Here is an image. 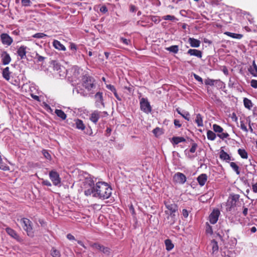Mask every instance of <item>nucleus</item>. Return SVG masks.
Here are the masks:
<instances>
[{
  "label": "nucleus",
  "mask_w": 257,
  "mask_h": 257,
  "mask_svg": "<svg viewBox=\"0 0 257 257\" xmlns=\"http://www.w3.org/2000/svg\"><path fill=\"white\" fill-rule=\"evenodd\" d=\"M206 231L207 233L212 234L213 231L212 229V227L210 226L209 224H208V226L206 227Z\"/></svg>",
  "instance_id": "58"
},
{
  "label": "nucleus",
  "mask_w": 257,
  "mask_h": 257,
  "mask_svg": "<svg viewBox=\"0 0 257 257\" xmlns=\"http://www.w3.org/2000/svg\"><path fill=\"white\" fill-rule=\"evenodd\" d=\"M224 85L223 82H222L220 80H215V85L218 86L220 88H222V86Z\"/></svg>",
  "instance_id": "49"
},
{
  "label": "nucleus",
  "mask_w": 257,
  "mask_h": 257,
  "mask_svg": "<svg viewBox=\"0 0 257 257\" xmlns=\"http://www.w3.org/2000/svg\"><path fill=\"white\" fill-rule=\"evenodd\" d=\"M182 214L184 217L187 218L188 216V212L186 209H183Z\"/></svg>",
  "instance_id": "61"
},
{
  "label": "nucleus",
  "mask_w": 257,
  "mask_h": 257,
  "mask_svg": "<svg viewBox=\"0 0 257 257\" xmlns=\"http://www.w3.org/2000/svg\"><path fill=\"white\" fill-rule=\"evenodd\" d=\"M120 41L123 43L125 45H128L131 44V41L130 40L126 39L123 37L120 38Z\"/></svg>",
  "instance_id": "45"
},
{
  "label": "nucleus",
  "mask_w": 257,
  "mask_h": 257,
  "mask_svg": "<svg viewBox=\"0 0 257 257\" xmlns=\"http://www.w3.org/2000/svg\"><path fill=\"white\" fill-rule=\"evenodd\" d=\"M106 87L109 90L111 91L113 93H114V92L116 91V90L115 89V88L114 87V86L113 85H112L111 84L107 85H106Z\"/></svg>",
  "instance_id": "55"
},
{
  "label": "nucleus",
  "mask_w": 257,
  "mask_h": 257,
  "mask_svg": "<svg viewBox=\"0 0 257 257\" xmlns=\"http://www.w3.org/2000/svg\"><path fill=\"white\" fill-rule=\"evenodd\" d=\"M243 104H244V107L249 110L251 108V107L253 106V104H252L251 101L247 98H244Z\"/></svg>",
  "instance_id": "28"
},
{
  "label": "nucleus",
  "mask_w": 257,
  "mask_h": 257,
  "mask_svg": "<svg viewBox=\"0 0 257 257\" xmlns=\"http://www.w3.org/2000/svg\"><path fill=\"white\" fill-rule=\"evenodd\" d=\"M165 243L166 245V248L167 250H171L174 247V244H173L172 241L167 239L165 241Z\"/></svg>",
  "instance_id": "33"
},
{
  "label": "nucleus",
  "mask_w": 257,
  "mask_h": 257,
  "mask_svg": "<svg viewBox=\"0 0 257 257\" xmlns=\"http://www.w3.org/2000/svg\"><path fill=\"white\" fill-rule=\"evenodd\" d=\"M71 69L73 71L74 75L75 77L78 76V75L80 74V71L81 69L78 66H74Z\"/></svg>",
  "instance_id": "39"
},
{
  "label": "nucleus",
  "mask_w": 257,
  "mask_h": 257,
  "mask_svg": "<svg viewBox=\"0 0 257 257\" xmlns=\"http://www.w3.org/2000/svg\"><path fill=\"white\" fill-rule=\"evenodd\" d=\"M174 123L176 127H180L182 126L180 121L178 119H175L174 120Z\"/></svg>",
  "instance_id": "56"
},
{
  "label": "nucleus",
  "mask_w": 257,
  "mask_h": 257,
  "mask_svg": "<svg viewBox=\"0 0 257 257\" xmlns=\"http://www.w3.org/2000/svg\"><path fill=\"white\" fill-rule=\"evenodd\" d=\"M188 42L192 47L198 48L200 45V41L193 38H189Z\"/></svg>",
  "instance_id": "23"
},
{
  "label": "nucleus",
  "mask_w": 257,
  "mask_h": 257,
  "mask_svg": "<svg viewBox=\"0 0 257 257\" xmlns=\"http://www.w3.org/2000/svg\"><path fill=\"white\" fill-rule=\"evenodd\" d=\"M197 144L195 143H193L192 144V147L191 149H190V152L192 153H194L195 152L196 149L197 148Z\"/></svg>",
  "instance_id": "47"
},
{
  "label": "nucleus",
  "mask_w": 257,
  "mask_h": 257,
  "mask_svg": "<svg viewBox=\"0 0 257 257\" xmlns=\"http://www.w3.org/2000/svg\"><path fill=\"white\" fill-rule=\"evenodd\" d=\"M49 177L55 186H58L61 183V178L59 174L55 171H51L49 173Z\"/></svg>",
  "instance_id": "9"
},
{
  "label": "nucleus",
  "mask_w": 257,
  "mask_h": 257,
  "mask_svg": "<svg viewBox=\"0 0 257 257\" xmlns=\"http://www.w3.org/2000/svg\"><path fill=\"white\" fill-rule=\"evenodd\" d=\"M164 204L167 209V210L165 211V213L168 215L167 219H169L171 218L170 221L169 222V223H170V224H173L176 221L175 213L178 211V207L175 203H171L170 201H165Z\"/></svg>",
  "instance_id": "2"
},
{
  "label": "nucleus",
  "mask_w": 257,
  "mask_h": 257,
  "mask_svg": "<svg viewBox=\"0 0 257 257\" xmlns=\"http://www.w3.org/2000/svg\"><path fill=\"white\" fill-rule=\"evenodd\" d=\"M82 85L87 91H90L96 87L95 80L89 75H84L82 77Z\"/></svg>",
  "instance_id": "3"
},
{
  "label": "nucleus",
  "mask_w": 257,
  "mask_h": 257,
  "mask_svg": "<svg viewBox=\"0 0 257 257\" xmlns=\"http://www.w3.org/2000/svg\"><path fill=\"white\" fill-rule=\"evenodd\" d=\"M207 137L208 140L214 141L215 139L216 136L214 132L210 130H208L207 132Z\"/></svg>",
  "instance_id": "34"
},
{
  "label": "nucleus",
  "mask_w": 257,
  "mask_h": 257,
  "mask_svg": "<svg viewBox=\"0 0 257 257\" xmlns=\"http://www.w3.org/2000/svg\"><path fill=\"white\" fill-rule=\"evenodd\" d=\"M137 10V8L135 6L131 5L130 6V11L132 12H135Z\"/></svg>",
  "instance_id": "63"
},
{
  "label": "nucleus",
  "mask_w": 257,
  "mask_h": 257,
  "mask_svg": "<svg viewBox=\"0 0 257 257\" xmlns=\"http://www.w3.org/2000/svg\"><path fill=\"white\" fill-rule=\"evenodd\" d=\"M220 214V211L218 209L213 210L209 215V221L211 224H214L217 222Z\"/></svg>",
  "instance_id": "12"
},
{
  "label": "nucleus",
  "mask_w": 257,
  "mask_h": 257,
  "mask_svg": "<svg viewBox=\"0 0 257 257\" xmlns=\"http://www.w3.org/2000/svg\"><path fill=\"white\" fill-rule=\"evenodd\" d=\"M164 20H170V21H174L175 20H176V18L175 17V16H171V15H166V16H165L163 18Z\"/></svg>",
  "instance_id": "46"
},
{
  "label": "nucleus",
  "mask_w": 257,
  "mask_h": 257,
  "mask_svg": "<svg viewBox=\"0 0 257 257\" xmlns=\"http://www.w3.org/2000/svg\"><path fill=\"white\" fill-rule=\"evenodd\" d=\"M26 49L27 47L25 46H21L18 49L17 53L19 56L20 57L21 59H23L26 58Z\"/></svg>",
  "instance_id": "15"
},
{
  "label": "nucleus",
  "mask_w": 257,
  "mask_h": 257,
  "mask_svg": "<svg viewBox=\"0 0 257 257\" xmlns=\"http://www.w3.org/2000/svg\"><path fill=\"white\" fill-rule=\"evenodd\" d=\"M225 34L231 38L237 39H240L243 37V35L241 34L233 33L229 32H225Z\"/></svg>",
  "instance_id": "31"
},
{
  "label": "nucleus",
  "mask_w": 257,
  "mask_h": 257,
  "mask_svg": "<svg viewBox=\"0 0 257 257\" xmlns=\"http://www.w3.org/2000/svg\"><path fill=\"white\" fill-rule=\"evenodd\" d=\"M195 121L197 124L198 126H202L203 125V117L200 113L196 114Z\"/></svg>",
  "instance_id": "29"
},
{
  "label": "nucleus",
  "mask_w": 257,
  "mask_h": 257,
  "mask_svg": "<svg viewBox=\"0 0 257 257\" xmlns=\"http://www.w3.org/2000/svg\"><path fill=\"white\" fill-rule=\"evenodd\" d=\"M51 64L53 66L54 70L60 72L61 65L57 61H52Z\"/></svg>",
  "instance_id": "26"
},
{
  "label": "nucleus",
  "mask_w": 257,
  "mask_h": 257,
  "mask_svg": "<svg viewBox=\"0 0 257 257\" xmlns=\"http://www.w3.org/2000/svg\"><path fill=\"white\" fill-rule=\"evenodd\" d=\"M90 246L93 249L98 250L103 253L108 255L110 253V248L100 244L98 242L91 243Z\"/></svg>",
  "instance_id": "7"
},
{
  "label": "nucleus",
  "mask_w": 257,
  "mask_h": 257,
  "mask_svg": "<svg viewBox=\"0 0 257 257\" xmlns=\"http://www.w3.org/2000/svg\"><path fill=\"white\" fill-rule=\"evenodd\" d=\"M240 128L242 130L245 132H247L248 131V130L243 121H240Z\"/></svg>",
  "instance_id": "51"
},
{
  "label": "nucleus",
  "mask_w": 257,
  "mask_h": 257,
  "mask_svg": "<svg viewBox=\"0 0 257 257\" xmlns=\"http://www.w3.org/2000/svg\"><path fill=\"white\" fill-rule=\"evenodd\" d=\"M212 251L214 252L215 251H217L218 250V245L217 242L215 240H212Z\"/></svg>",
  "instance_id": "41"
},
{
  "label": "nucleus",
  "mask_w": 257,
  "mask_h": 257,
  "mask_svg": "<svg viewBox=\"0 0 257 257\" xmlns=\"http://www.w3.org/2000/svg\"><path fill=\"white\" fill-rule=\"evenodd\" d=\"M6 231L9 235L17 240L18 241L21 242L23 240L16 231L14 229L10 227H7L6 228Z\"/></svg>",
  "instance_id": "13"
},
{
  "label": "nucleus",
  "mask_w": 257,
  "mask_h": 257,
  "mask_svg": "<svg viewBox=\"0 0 257 257\" xmlns=\"http://www.w3.org/2000/svg\"><path fill=\"white\" fill-rule=\"evenodd\" d=\"M176 111L180 114L183 118L186 120L189 121L190 120V114L188 111H183V113L181 112L179 108H177Z\"/></svg>",
  "instance_id": "30"
},
{
  "label": "nucleus",
  "mask_w": 257,
  "mask_h": 257,
  "mask_svg": "<svg viewBox=\"0 0 257 257\" xmlns=\"http://www.w3.org/2000/svg\"><path fill=\"white\" fill-rule=\"evenodd\" d=\"M47 35L43 33H38L35 34H34L33 36V38H38V39H41L45 37H46Z\"/></svg>",
  "instance_id": "42"
},
{
  "label": "nucleus",
  "mask_w": 257,
  "mask_h": 257,
  "mask_svg": "<svg viewBox=\"0 0 257 257\" xmlns=\"http://www.w3.org/2000/svg\"><path fill=\"white\" fill-rule=\"evenodd\" d=\"M30 0H22V4L23 6L28 7L30 6L31 5Z\"/></svg>",
  "instance_id": "48"
},
{
  "label": "nucleus",
  "mask_w": 257,
  "mask_h": 257,
  "mask_svg": "<svg viewBox=\"0 0 257 257\" xmlns=\"http://www.w3.org/2000/svg\"><path fill=\"white\" fill-rule=\"evenodd\" d=\"M0 39L3 45L8 46H10L13 42L12 38L7 33L1 34L0 35Z\"/></svg>",
  "instance_id": "10"
},
{
  "label": "nucleus",
  "mask_w": 257,
  "mask_h": 257,
  "mask_svg": "<svg viewBox=\"0 0 257 257\" xmlns=\"http://www.w3.org/2000/svg\"><path fill=\"white\" fill-rule=\"evenodd\" d=\"M165 49L170 52L176 54L178 52L179 47L178 45H173L169 47H167Z\"/></svg>",
  "instance_id": "32"
},
{
  "label": "nucleus",
  "mask_w": 257,
  "mask_h": 257,
  "mask_svg": "<svg viewBox=\"0 0 257 257\" xmlns=\"http://www.w3.org/2000/svg\"><path fill=\"white\" fill-rule=\"evenodd\" d=\"M11 72L9 70V68L7 67L3 71V76L7 80H9L10 79Z\"/></svg>",
  "instance_id": "27"
},
{
  "label": "nucleus",
  "mask_w": 257,
  "mask_h": 257,
  "mask_svg": "<svg viewBox=\"0 0 257 257\" xmlns=\"http://www.w3.org/2000/svg\"><path fill=\"white\" fill-rule=\"evenodd\" d=\"M252 189L253 192L257 193V183L252 184Z\"/></svg>",
  "instance_id": "62"
},
{
  "label": "nucleus",
  "mask_w": 257,
  "mask_h": 257,
  "mask_svg": "<svg viewBox=\"0 0 257 257\" xmlns=\"http://www.w3.org/2000/svg\"><path fill=\"white\" fill-rule=\"evenodd\" d=\"M238 153L240 156L243 159L247 158V153L244 149H239L238 150Z\"/></svg>",
  "instance_id": "36"
},
{
  "label": "nucleus",
  "mask_w": 257,
  "mask_h": 257,
  "mask_svg": "<svg viewBox=\"0 0 257 257\" xmlns=\"http://www.w3.org/2000/svg\"><path fill=\"white\" fill-rule=\"evenodd\" d=\"M219 158L221 160L225 161L226 162H229L231 160V158L229 155L223 150H221L220 152Z\"/></svg>",
  "instance_id": "20"
},
{
  "label": "nucleus",
  "mask_w": 257,
  "mask_h": 257,
  "mask_svg": "<svg viewBox=\"0 0 257 257\" xmlns=\"http://www.w3.org/2000/svg\"><path fill=\"white\" fill-rule=\"evenodd\" d=\"M239 198V195L237 194H233L229 197L226 203V211H230L240 204Z\"/></svg>",
  "instance_id": "4"
},
{
  "label": "nucleus",
  "mask_w": 257,
  "mask_h": 257,
  "mask_svg": "<svg viewBox=\"0 0 257 257\" xmlns=\"http://www.w3.org/2000/svg\"><path fill=\"white\" fill-rule=\"evenodd\" d=\"M75 127L76 128L83 131L85 128V125L83 121L80 119H76L74 120Z\"/></svg>",
  "instance_id": "19"
},
{
  "label": "nucleus",
  "mask_w": 257,
  "mask_h": 257,
  "mask_svg": "<svg viewBox=\"0 0 257 257\" xmlns=\"http://www.w3.org/2000/svg\"><path fill=\"white\" fill-rule=\"evenodd\" d=\"M230 166L232 168V169L236 172L237 175L240 174V171L239 169V167L234 162L230 163Z\"/></svg>",
  "instance_id": "35"
},
{
  "label": "nucleus",
  "mask_w": 257,
  "mask_h": 257,
  "mask_svg": "<svg viewBox=\"0 0 257 257\" xmlns=\"http://www.w3.org/2000/svg\"><path fill=\"white\" fill-rule=\"evenodd\" d=\"M67 238L69 240H74L75 239L74 236L70 233L68 234L67 235Z\"/></svg>",
  "instance_id": "64"
},
{
  "label": "nucleus",
  "mask_w": 257,
  "mask_h": 257,
  "mask_svg": "<svg viewBox=\"0 0 257 257\" xmlns=\"http://www.w3.org/2000/svg\"><path fill=\"white\" fill-rule=\"evenodd\" d=\"M53 46L54 47L59 50L65 51V47L59 41L54 40L53 42Z\"/></svg>",
  "instance_id": "21"
},
{
  "label": "nucleus",
  "mask_w": 257,
  "mask_h": 257,
  "mask_svg": "<svg viewBox=\"0 0 257 257\" xmlns=\"http://www.w3.org/2000/svg\"><path fill=\"white\" fill-rule=\"evenodd\" d=\"M83 186L84 193L87 196L92 195L94 197L104 200L111 195V187L104 182H98L95 185L92 179H87L84 182Z\"/></svg>",
  "instance_id": "1"
},
{
  "label": "nucleus",
  "mask_w": 257,
  "mask_h": 257,
  "mask_svg": "<svg viewBox=\"0 0 257 257\" xmlns=\"http://www.w3.org/2000/svg\"><path fill=\"white\" fill-rule=\"evenodd\" d=\"M112 132V130L111 128L107 127L106 131H105V136H109L111 134V133Z\"/></svg>",
  "instance_id": "59"
},
{
  "label": "nucleus",
  "mask_w": 257,
  "mask_h": 257,
  "mask_svg": "<svg viewBox=\"0 0 257 257\" xmlns=\"http://www.w3.org/2000/svg\"><path fill=\"white\" fill-rule=\"evenodd\" d=\"M42 184L43 185H45L47 186H51V183L50 182L47 180H43L42 182Z\"/></svg>",
  "instance_id": "57"
},
{
  "label": "nucleus",
  "mask_w": 257,
  "mask_h": 257,
  "mask_svg": "<svg viewBox=\"0 0 257 257\" xmlns=\"http://www.w3.org/2000/svg\"><path fill=\"white\" fill-rule=\"evenodd\" d=\"M248 70L252 76L257 77V65L255 64V61H253L252 65L248 68Z\"/></svg>",
  "instance_id": "22"
},
{
  "label": "nucleus",
  "mask_w": 257,
  "mask_h": 257,
  "mask_svg": "<svg viewBox=\"0 0 257 257\" xmlns=\"http://www.w3.org/2000/svg\"><path fill=\"white\" fill-rule=\"evenodd\" d=\"M250 85L254 88H257V80L252 79L250 81Z\"/></svg>",
  "instance_id": "52"
},
{
  "label": "nucleus",
  "mask_w": 257,
  "mask_h": 257,
  "mask_svg": "<svg viewBox=\"0 0 257 257\" xmlns=\"http://www.w3.org/2000/svg\"><path fill=\"white\" fill-rule=\"evenodd\" d=\"M51 254L53 257H60L61 255L60 251L54 247L51 251Z\"/></svg>",
  "instance_id": "38"
},
{
  "label": "nucleus",
  "mask_w": 257,
  "mask_h": 257,
  "mask_svg": "<svg viewBox=\"0 0 257 257\" xmlns=\"http://www.w3.org/2000/svg\"><path fill=\"white\" fill-rule=\"evenodd\" d=\"M187 54H189L191 56H195L198 58H201L202 57V53L201 51L197 49H189Z\"/></svg>",
  "instance_id": "18"
},
{
  "label": "nucleus",
  "mask_w": 257,
  "mask_h": 257,
  "mask_svg": "<svg viewBox=\"0 0 257 257\" xmlns=\"http://www.w3.org/2000/svg\"><path fill=\"white\" fill-rule=\"evenodd\" d=\"M204 82L206 85L214 86L215 85V80L207 78L205 80Z\"/></svg>",
  "instance_id": "40"
},
{
  "label": "nucleus",
  "mask_w": 257,
  "mask_h": 257,
  "mask_svg": "<svg viewBox=\"0 0 257 257\" xmlns=\"http://www.w3.org/2000/svg\"><path fill=\"white\" fill-rule=\"evenodd\" d=\"M185 141V139L181 137H174L171 140V142L173 145H177L179 143L184 142Z\"/></svg>",
  "instance_id": "24"
},
{
  "label": "nucleus",
  "mask_w": 257,
  "mask_h": 257,
  "mask_svg": "<svg viewBox=\"0 0 257 257\" xmlns=\"http://www.w3.org/2000/svg\"><path fill=\"white\" fill-rule=\"evenodd\" d=\"M100 111L94 110L90 114L89 119L94 123L96 124L100 117Z\"/></svg>",
  "instance_id": "14"
},
{
  "label": "nucleus",
  "mask_w": 257,
  "mask_h": 257,
  "mask_svg": "<svg viewBox=\"0 0 257 257\" xmlns=\"http://www.w3.org/2000/svg\"><path fill=\"white\" fill-rule=\"evenodd\" d=\"M20 221L23 228L26 231L27 235L30 237L34 236V233L32 221L27 218H23L20 219Z\"/></svg>",
  "instance_id": "5"
},
{
  "label": "nucleus",
  "mask_w": 257,
  "mask_h": 257,
  "mask_svg": "<svg viewBox=\"0 0 257 257\" xmlns=\"http://www.w3.org/2000/svg\"><path fill=\"white\" fill-rule=\"evenodd\" d=\"M194 78L198 81L200 82L201 84H203V79L202 78L196 74H193Z\"/></svg>",
  "instance_id": "53"
},
{
  "label": "nucleus",
  "mask_w": 257,
  "mask_h": 257,
  "mask_svg": "<svg viewBox=\"0 0 257 257\" xmlns=\"http://www.w3.org/2000/svg\"><path fill=\"white\" fill-rule=\"evenodd\" d=\"M2 61L4 65H8L11 61V58L10 55L6 51L4 52L2 55Z\"/></svg>",
  "instance_id": "16"
},
{
  "label": "nucleus",
  "mask_w": 257,
  "mask_h": 257,
  "mask_svg": "<svg viewBox=\"0 0 257 257\" xmlns=\"http://www.w3.org/2000/svg\"><path fill=\"white\" fill-rule=\"evenodd\" d=\"M55 113L58 117L61 118L62 120H65L66 118V114L61 109H56L55 111Z\"/></svg>",
  "instance_id": "25"
},
{
  "label": "nucleus",
  "mask_w": 257,
  "mask_h": 257,
  "mask_svg": "<svg viewBox=\"0 0 257 257\" xmlns=\"http://www.w3.org/2000/svg\"><path fill=\"white\" fill-rule=\"evenodd\" d=\"M94 99L95 100V105L96 107L100 108L101 106H102V107H105L102 92H97L94 95Z\"/></svg>",
  "instance_id": "8"
},
{
  "label": "nucleus",
  "mask_w": 257,
  "mask_h": 257,
  "mask_svg": "<svg viewBox=\"0 0 257 257\" xmlns=\"http://www.w3.org/2000/svg\"><path fill=\"white\" fill-rule=\"evenodd\" d=\"M36 58L37 59V61L39 62H43L46 58L37 53Z\"/></svg>",
  "instance_id": "50"
},
{
  "label": "nucleus",
  "mask_w": 257,
  "mask_h": 257,
  "mask_svg": "<svg viewBox=\"0 0 257 257\" xmlns=\"http://www.w3.org/2000/svg\"><path fill=\"white\" fill-rule=\"evenodd\" d=\"M197 180L199 184L201 186H203L207 181V176L206 174H202L197 177Z\"/></svg>",
  "instance_id": "17"
},
{
  "label": "nucleus",
  "mask_w": 257,
  "mask_h": 257,
  "mask_svg": "<svg viewBox=\"0 0 257 257\" xmlns=\"http://www.w3.org/2000/svg\"><path fill=\"white\" fill-rule=\"evenodd\" d=\"M70 48L72 50L76 51L77 50V46L74 43H71L70 45Z\"/></svg>",
  "instance_id": "60"
},
{
  "label": "nucleus",
  "mask_w": 257,
  "mask_h": 257,
  "mask_svg": "<svg viewBox=\"0 0 257 257\" xmlns=\"http://www.w3.org/2000/svg\"><path fill=\"white\" fill-rule=\"evenodd\" d=\"M217 136L222 140H224V139L227 138L229 137V135L227 133H221L218 134Z\"/></svg>",
  "instance_id": "44"
},
{
  "label": "nucleus",
  "mask_w": 257,
  "mask_h": 257,
  "mask_svg": "<svg viewBox=\"0 0 257 257\" xmlns=\"http://www.w3.org/2000/svg\"><path fill=\"white\" fill-rule=\"evenodd\" d=\"M212 128H213V131L215 133H218L219 134L222 133V132L223 131V129L222 127H221L220 125L216 124H214L212 126Z\"/></svg>",
  "instance_id": "37"
},
{
  "label": "nucleus",
  "mask_w": 257,
  "mask_h": 257,
  "mask_svg": "<svg viewBox=\"0 0 257 257\" xmlns=\"http://www.w3.org/2000/svg\"><path fill=\"white\" fill-rule=\"evenodd\" d=\"M140 108L146 113H149L152 111V107L147 98H142L140 100Z\"/></svg>",
  "instance_id": "6"
},
{
  "label": "nucleus",
  "mask_w": 257,
  "mask_h": 257,
  "mask_svg": "<svg viewBox=\"0 0 257 257\" xmlns=\"http://www.w3.org/2000/svg\"><path fill=\"white\" fill-rule=\"evenodd\" d=\"M100 11L102 13H106L108 11V9L106 6L103 5L101 6L100 8Z\"/></svg>",
  "instance_id": "54"
},
{
  "label": "nucleus",
  "mask_w": 257,
  "mask_h": 257,
  "mask_svg": "<svg viewBox=\"0 0 257 257\" xmlns=\"http://www.w3.org/2000/svg\"><path fill=\"white\" fill-rule=\"evenodd\" d=\"M43 155H44V157L50 160L51 159V156L49 153L46 150H43L42 151Z\"/></svg>",
  "instance_id": "43"
},
{
  "label": "nucleus",
  "mask_w": 257,
  "mask_h": 257,
  "mask_svg": "<svg viewBox=\"0 0 257 257\" xmlns=\"http://www.w3.org/2000/svg\"><path fill=\"white\" fill-rule=\"evenodd\" d=\"M173 180L174 182L177 183L183 184L186 181V177L184 174L177 172L174 175Z\"/></svg>",
  "instance_id": "11"
}]
</instances>
